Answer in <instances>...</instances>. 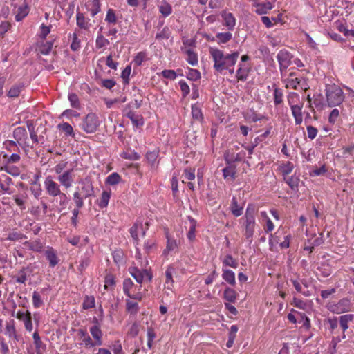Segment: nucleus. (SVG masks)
Listing matches in <instances>:
<instances>
[{
    "mask_svg": "<svg viewBox=\"0 0 354 354\" xmlns=\"http://www.w3.org/2000/svg\"><path fill=\"white\" fill-rule=\"evenodd\" d=\"M209 52L214 62V69L220 73L225 68L235 66L239 56V53L237 51L232 53H225L223 50L216 47H210Z\"/></svg>",
    "mask_w": 354,
    "mask_h": 354,
    "instance_id": "f257e3e1",
    "label": "nucleus"
},
{
    "mask_svg": "<svg viewBox=\"0 0 354 354\" xmlns=\"http://www.w3.org/2000/svg\"><path fill=\"white\" fill-rule=\"evenodd\" d=\"M257 212L258 208L257 206L250 203L247 206L244 216L241 218L243 221L244 236L249 242L252 241L255 227L257 225L256 215Z\"/></svg>",
    "mask_w": 354,
    "mask_h": 354,
    "instance_id": "f03ea898",
    "label": "nucleus"
},
{
    "mask_svg": "<svg viewBox=\"0 0 354 354\" xmlns=\"http://www.w3.org/2000/svg\"><path fill=\"white\" fill-rule=\"evenodd\" d=\"M281 77L286 88L294 90L301 88L304 91L309 88L306 78L304 77L300 71L290 72L288 74L286 73H284V77Z\"/></svg>",
    "mask_w": 354,
    "mask_h": 354,
    "instance_id": "7ed1b4c3",
    "label": "nucleus"
},
{
    "mask_svg": "<svg viewBox=\"0 0 354 354\" xmlns=\"http://www.w3.org/2000/svg\"><path fill=\"white\" fill-rule=\"evenodd\" d=\"M325 94L326 102L330 107L340 106L345 98L342 89L335 84H326Z\"/></svg>",
    "mask_w": 354,
    "mask_h": 354,
    "instance_id": "20e7f679",
    "label": "nucleus"
},
{
    "mask_svg": "<svg viewBox=\"0 0 354 354\" xmlns=\"http://www.w3.org/2000/svg\"><path fill=\"white\" fill-rule=\"evenodd\" d=\"M327 309L334 314H342L350 312L353 308V304L350 299L344 297L337 301L329 302Z\"/></svg>",
    "mask_w": 354,
    "mask_h": 354,
    "instance_id": "39448f33",
    "label": "nucleus"
},
{
    "mask_svg": "<svg viewBox=\"0 0 354 354\" xmlns=\"http://www.w3.org/2000/svg\"><path fill=\"white\" fill-rule=\"evenodd\" d=\"M141 288V285H135L129 278L125 279L123 281V292L130 299L141 301L143 298Z\"/></svg>",
    "mask_w": 354,
    "mask_h": 354,
    "instance_id": "423d86ee",
    "label": "nucleus"
},
{
    "mask_svg": "<svg viewBox=\"0 0 354 354\" xmlns=\"http://www.w3.org/2000/svg\"><path fill=\"white\" fill-rule=\"evenodd\" d=\"M148 229L149 223L145 222L143 223V222L140 219L136 220L132 227L129 229V233L136 246L139 245L140 238L145 236L146 232Z\"/></svg>",
    "mask_w": 354,
    "mask_h": 354,
    "instance_id": "0eeeda50",
    "label": "nucleus"
},
{
    "mask_svg": "<svg viewBox=\"0 0 354 354\" xmlns=\"http://www.w3.org/2000/svg\"><path fill=\"white\" fill-rule=\"evenodd\" d=\"M100 126V120L94 113H88L80 124L81 129L87 133H92L97 131Z\"/></svg>",
    "mask_w": 354,
    "mask_h": 354,
    "instance_id": "6e6552de",
    "label": "nucleus"
},
{
    "mask_svg": "<svg viewBox=\"0 0 354 354\" xmlns=\"http://www.w3.org/2000/svg\"><path fill=\"white\" fill-rule=\"evenodd\" d=\"M292 58V55L286 49L281 50L277 53V59L281 77H284V73H287V68L291 64Z\"/></svg>",
    "mask_w": 354,
    "mask_h": 354,
    "instance_id": "1a4fd4ad",
    "label": "nucleus"
},
{
    "mask_svg": "<svg viewBox=\"0 0 354 354\" xmlns=\"http://www.w3.org/2000/svg\"><path fill=\"white\" fill-rule=\"evenodd\" d=\"M129 271L130 274L140 285L144 281L150 282L153 277L151 272L147 269H138L136 267H130Z\"/></svg>",
    "mask_w": 354,
    "mask_h": 354,
    "instance_id": "9d476101",
    "label": "nucleus"
},
{
    "mask_svg": "<svg viewBox=\"0 0 354 354\" xmlns=\"http://www.w3.org/2000/svg\"><path fill=\"white\" fill-rule=\"evenodd\" d=\"M44 187L46 193L50 196L56 197L62 193L59 185L55 182L50 176L45 178Z\"/></svg>",
    "mask_w": 354,
    "mask_h": 354,
    "instance_id": "9b49d317",
    "label": "nucleus"
},
{
    "mask_svg": "<svg viewBox=\"0 0 354 354\" xmlns=\"http://www.w3.org/2000/svg\"><path fill=\"white\" fill-rule=\"evenodd\" d=\"M57 180L64 188H71L74 183L73 169H71L64 171L58 176Z\"/></svg>",
    "mask_w": 354,
    "mask_h": 354,
    "instance_id": "f8f14e48",
    "label": "nucleus"
},
{
    "mask_svg": "<svg viewBox=\"0 0 354 354\" xmlns=\"http://www.w3.org/2000/svg\"><path fill=\"white\" fill-rule=\"evenodd\" d=\"M16 317L23 322L28 332H31L33 330L32 314L29 310L26 312L18 311Z\"/></svg>",
    "mask_w": 354,
    "mask_h": 354,
    "instance_id": "ddd939ff",
    "label": "nucleus"
},
{
    "mask_svg": "<svg viewBox=\"0 0 354 354\" xmlns=\"http://www.w3.org/2000/svg\"><path fill=\"white\" fill-rule=\"evenodd\" d=\"M166 247L162 252V254L164 256H167L170 252H178L179 249V244L178 243L177 241L174 237L169 236L168 232H166Z\"/></svg>",
    "mask_w": 354,
    "mask_h": 354,
    "instance_id": "4468645a",
    "label": "nucleus"
},
{
    "mask_svg": "<svg viewBox=\"0 0 354 354\" xmlns=\"http://www.w3.org/2000/svg\"><path fill=\"white\" fill-rule=\"evenodd\" d=\"M76 24L80 30L85 31H89L91 27V19L84 13L79 11L76 12Z\"/></svg>",
    "mask_w": 354,
    "mask_h": 354,
    "instance_id": "2eb2a0df",
    "label": "nucleus"
},
{
    "mask_svg": "<svg viewBox=\"0 0 354 354\" xmlns=\"http://www.w3.org/2000/svg\"><path fill=\"white\" fill-rule=\"evenodd\" d=\"M77 335L82 341L79 344L84 346L86 348L94 347L95 344L91 337L88 335L86 329L79 328L77 330Z\"/></svg>",
    "mask_w": 354,
    "mask_h": 354,
    "instance_id": "dca6fc26",
    "label": "nucleus"
},
{
    "mask_svg": "<svg viewBox=\"0 0 354 354\" xmlns=\"http://www.w3.org/2000/svg\"><path fill=\"white\" fill-rule=\"evenodd\" d=\"M340 328L342 330V339H346V332L349 328V324L354 320L353 314H345L338 317Z\"/></svg>",
    "mask_w": 354,
    "mask_h": 354,
    "instance_id": "f3484780",
    "label": "nucleus"
},
{
    "mask_svg": "<svg viewBox=\"0 0 354 354\" xmlns=\"http://www.w3.org/2000/svg\"><path fill=\"white\" fill-rule=\"evenodd\" d=\"M30 8L26 1L17 7L15 8L14 13L15 14V19L17 21L23 20L29 13Z\"/></svg>",
    "mask_w": 354,
    "mask_h": 354,
    "instance_id": "a211bd4d",
    "label": "nucleus"
},
{
    "mask_svg": "<svg viewBox=\"0 0 354 354\" xmlns=\"http://www.w3.org/2000/svg\"><path fill=\"white\" fill-rule=\"evenodd\" d=\"M24 87V84L22 82H15L8 89L6 95L9 98H17L20 95Z\"/></svg>",
    "mask_w": 354,
    "mask_h": 354,
    "instance_id": "6ab92c4d",
    "label": "nucleus"
},
{
    "mask_svg": "<svg viewBox=\"0 0 354 354\" xmlns=\"http://www.w3.org/2000/svg\"><path fill=\"white\" fill-rule=\"evenodd\" d=\"M46 259L49 261V266L54 268L59 263V258L56 250L50 246H47L44 251Z\"/></svg>",
    "mask_w": 354,
    "mask_h": 354,
    "instance_id": "aec40b11",
    "label": "nucleus"
},
{
    "mask_svg": "<svg viewBox=\"0 0 354 354\" xmlns=\"http://www.w3.org/2000/svg\"><path fill=\"white\" fill-rule=\"evenodd\" d=\"M221 17L223 19V25L227 27V30L232 31L236 25V18L232 13L226 10L221 12Z\"/></svg>",
    "mask_w": 354,
    "mask_h": 354,
    "instance_id": "412c9836",
    "label": "nucleus"
},
{
    "mask_svg": "<svg viewBox=\"0 0 354 354\" xmlns=\"http://www.w3.org/2000/svg\"><path fill=\"white\" fill-rule=\"evenodd\" d=\"M281 235V233L279 230H278L274 236L271 234L270 238V243L273 245L274 244H279L281 248H288L290 245V235H285L284 236V240L282 242H279V236Z\"/></svg>",
    "mask_w": 354,
    "mask_h": 354,
    "instance_id": "4be33fe9",
    "label": "nucleus"
},
{
    "mask_svg": "<svg viewBox=\"0 0 354 354\" xmlns=\"http://www.w3.org/2000/svg\"><path fill=\"white\" fill-rule=\"evenodd\" d=\"M250 71V66L249 64L240 63L236 72L237 81H245L248 77Z\"/></svg>",
    "mask_w": 354,
    "mask_h": 354,
    "instance_id": "5701e85b",
    "label": "nucleus"
},
{
    "mask_svg": "<svg viewBox=\"0 0 354 354\" xmlns=\"http://www.w3.org/2000/svg\"><path fill=\"white\" fill-rule=\"evenodd\" d=\"M90 333L94 339V344L95 346H102L103 344L102 341V332L99 325L95 324L90 328Z\"/></svg>",
    "mask_w": 354,
    "mask_h": 354,
    "instance_id": "b1692460",
    "label": "nucleus"
},
{
    "mask_svg": "<svg viewBox=\"0 0 354 354\" xmlns=\"http://www.w3.org/2000/svg\"><path fill=\"white\" fill-rule=\"evenodd\" d=\"M23 245L29 250L35 252H41L44 249V243L39 239L26 241Z\"/></svg>",
    "mask_w": 354,
    "mask_h": 354,
    "instance_id": "393cba45",
    "label": "nucleus"
},
{
    "mask_svg": "<svg viewBox=\"0 0 354 354\" xmlns=\"http://www.w3.org/2000/svg\"><path fill=\"white\" fill-rule=\"evenodd\" d=\"M181 50L187 55L186 61L190 65L196 66L198 64V54L192 48H181Z\"/></svg>",
    "mask_w": 354,
    "mask_h": 354,
    "instance_id": "a878e982",
    "label": "nucleus"
},
{
    "mask_svg": "<svg viewBox=\"0 0 354 354\" xmlns=\"http://www.w3.org/2000/svg\"><path fill=\"white\" fill-rule=\"evenodd\" d=\"M303 106L304 102H301L299 106H293V107L290 108L296 125H300L303 122Z\"/></svg>",
    "mask_w": 354,
    "mask_h": 354,
    "instance_id": "bb28decb",
    "label": "nucleus"
},
{
    "mask_svg": "<svg viewBox=\"0 0 354 354\" xmlns=\"http://www.w3.org/2000/svg\"><path fill=\"white\" fill-rule=\"evenodd\" d=\"M253 6L256 8L255 12L259 15L267 14L274 7L270 1L255 2Z\"/></svg>",
    "mask_w": 354,
    "mask_h": 354,
    "instance_id": "cd10ccee",
    "label": "nucleus"
},
{
    "mask_svg": "<svg viewBox=\"0 0 354 354\" xmlns=\"http://www.w3.org/2000/svg\"><path fill=\"white\" fill-rule=\"evenodd\" d=\"M13 137L19 145L25 143L27 139V131L23 127H18L13 131Z\"/></svg>",
    "mask_w": 354,
    "mask_h": 354,
    "instance_id": "c85d7f7f",
    "label": "nucleus"
},
{
    "mask_svg": "<svg viewBox=\"0 0 354 354\" xmlns=\"http://www.w3.org/2000/svg\"><path fill=\"white\" fill-rule=\"evenodd\" d=\"M32 339L35 346V351L37 354H42L46 350V344L43 343L39 335L38 330H35L32 334Z\"/></svg>",
    "mask_w": 354,
    "mask_h": 354,
    "instance_id": "c756f323",
    "label": "nucleus"
},
{
    "mask_svg": "<svg viewBox=\"0 0 354 354\" xmlns=\"http://www.w3.org/2000/svg\"><path fill=\"white\" fill-rule=\"evenodd\" d=\"M223 279L231 286L236 284L235 273L229 269L222 268Z\"/></svg>",
    "mask_w": 354,
    "mask_h": 354,
    "instance_id": "7c9ffc66",
    "label": "nucleus"
},
{
    "mask_svg": "<svg viewBox=\"0 0 354 354\" xmlns=\"http://www.w3.org/2000/svg\"><path fill=\"white\" fill-rule=\"evenodd\" d=\"M223 176L225 180L233 181L236 177V168L234 165H230L222 169Z\"/></svg>",
    "mask_w": 354,
    "mask_h": 354,
    "instance_id": "2f4dec72",
    "label": "nucleus"
},
{
    "mask_svg": "<svg viewBox=\"0 0 354 354\" xmlns=\"http://www.w3.org/2000/svg\"><path fill=\"white\" fill-rule=\"evenodd\" d=\"M80 192L85 198H87L94 195V187L91 183L84 182L82 184L81 190Z\"/></svg>",
    "mask_w": 354,
    "mask_h": 354,
    "instance_id": "473e14b6",
    "label": "nucleus"
},
{
    "mask_svg": "<svg viewBox=\"0 0 354 354\" xmlns=\"http://www.w3.org/2000/svg\"><path fill=\"white\" fill-rule=\"evenodd\" d=\"M230 210L232 214L236 217L240 216L243 214V207L239 204L235 196H233L232 198Z\"/></svg>",
    "mask_w": 354,
    "mask_h": 354,
    "instance_id": "72a5a7b5",
    "label": "nucleus"
},
{
    "mask_svg": "<svg viewBox=\"0 0 354 354\" xmlns=\"http://www.w3.org/2000/svg\"><path fill=\"white\" fill-rule=\"evenodd\" d=\"M243 117L245 120L249 122H256L261 120L264 117L262 115L257 113L254 110H250L243 113Z\"/></svg>",
    "mask_w": 354,
    "mask_h": 354,
    "instance_id": "f704fd0d",
    "label": "nucleus"
},
{
    "mask_svg": "<svg viewBox=\"0 0 354 354\" xmlns=\"http://www.w3.org/2000/svg\"><path fill=\"white\" fill-rule=\"evenodd\" d=\"M118 17L116 11L113 8H109L106 11L104 21L109 26H113L118 22Z\"/></svg>",
    "mask_w": 354,
    "mask_h": 354,
    "instance_id": "c9c22d12",
    "label": "nucleus"
},
{
    "mask_svg": "<svg viewBox=\"0 0 354 354\" xmlns=\"http://www.w3.org/2000/svg\"><path fill=\"white\" fill-rule=\"evenodd\" d=\"M173 271L174 269L171 267H168L165 271V289L172 290L174 283Z\"/></svg>",
    "mask_w": 354,
    "mask_h": 354,
    "instance_id": "e433bc0d",
    "label": "nucleus"
},
{
    "mask_svg": "<svg viewBox=\"0 0 354 354\" xmlns=\"http://www.w3.org/2000/svg\"><path fill=\"white\" fill-rule=\"evenodd\" d=\"M27 239V236L23 233L14 229L10 231L8 234V236L5 239L6 241H18L23 239Z\"/></svg>",
    "mask_w": 354,
    "mask_h": 354,
    "instance_id": "4c0bfd02",
    "label": "nucleus"
},
{
    "mask_svg": "<svg viewBox=\"0 0 354 354\" xmlns=\"http://www.w3.org/2000/svg\"><path fill=\"white\" fill-rule=\"evenodd\" d=\"M290 281H291L292 286H294L297 292L301 293L303 295L306 297H308L310 295V293L308 290L303 291L302 290V284L304 286L307 287L306 283L304 280L299 281L296 279H290Z\"/></svg>",
    "mask_w": 354,
    "mask_h": 354,
    "instance_id": "58836bf2",
    "label": "nucleus"
},
{
    "mask_svg": "<svg viewBox=\"0 0 354 354\" xmlns=\"http://www.w3.org/2000/svg\"><path fill=\"white\" fill-rule=\"evenodd\" d=\"M126 311L132 315H136L139 311V305L136 301L130 299L125 300Z\"/></svg>",
    "mask_w": 354,
    "mask_h": 354,
    "instance_id": "ea45409f",
    "label": "nucleus"
},
{
    "mask_svg": "<svg viewBox=\"0 0 354 354\" xmlns=\"http://www.w3.org/2000/svg\"><path fill=\"white\" fill-rule=\"evenodd\" d=\"M237 292L231 288H226L223 292V298L230 303H234L237 299Z\"/></svg>",
    "mask_w": 354,
    "mask_h": 354,
    "instance_id": "a19ab883",
    "label": "nucleus"
},
{
    "mask_svg": "<svg viewBox=\"0 0 354 354\" xmlns=\"http://www.w3.org/2000/svg\"><path fill=\"white\" fill-rule=\"evenodd\" d=\"M158 10L164 17H167L172 12L171 6L166 1H162L158 5Z\"/></svg>",
    "mask_w": 354,
    "mask_h": 354,
    "instance_id": "79ce46f5",
    "label": "nucleus"
},
{
    "mask_svg": "<svg viewBox=\"0 0 354 354\" xmlns=\"http://www.w3.org/2000/svg\"><path fill=\"white\" fill-rule=\"evenodd\" d=\"M232 38V34L230 32H218L215 35V40L217 44H226Z\"/></svg>",
    "mask_w": 354,
    "mask_h": 354,
    "instance_id": "37998d69",
    "label": "nucleus"
},
{
    "mask_svg": "<svg viewBox=\"0 0 354 354\" xmlns=\"http://www.w3.org/2000/svg\"><path fill=\"white\" fill-rule=\"evenodd\" d=\"M188 219L189 221L190 225L187 234V236L189 241H193L196 237V221L191 216H189Z\"/></svg>",
    "mask_w": 354,
    "mask_h": 354,
    "instance_id": "c03bdc74",
    "label": "nucleus"
},
{
    "mask_svg": "<svg viewBox=\"0 0 354 354\" xmlns=\"http://www.w3.org/2000/svg\"><path fill=\"white\" fill-rule=\"evenodd\" d=\"M71 39V49L73 51H77L81 48V39L79 38V35L77 31L74 32L70 35Z\"/></svg>",
    "mask_w": 354,
    "mask_h": 354,
    "instance_id": "a18cd8bd",
    "label": "nucleus"
},
{
    "mask_svg": "<svg viewBox=\"0 0 354 354\" xmlns=\"http://www.w3.org/2000/svg\"><path fill=\"white\" fill-rule=\"evenodd\" d=\"M73 199L75 205V208L82 209L84 205V199H86L79 190H76L73 194Z\"/></svg>",
    "mask_w": 354,
    "mask_h": 354,
    "instance_id": "49530a36",
    "label": "nucleus"
},
{
    "mask_svg": "<svg viewBox=\"0 0 354 354\" xmlns=\"http://www.w3.org/2000/svg\"><path fill=\"white\" fill-rule=\"evenodd\" d=\"M111 198V191L104 190L102 192L98 206L100 208L103 209L108 206L109 200Z\"/></svg>",
    "mask_w": 354,
    "mask_h": 354,
    "instance_id": "de8ad7c7",
    "label": "nucleus"
},
{
    "mask_svg": "<svg viewBox=\"0 0 354 354\" xmlns=\"http://www.w3.org/2000/svg\"><path fill=\"white\" fill-rule=\"evenodd\" d=\"M287 100L290 108L293 107V106H299L301 103L300 97L299 94L295 92L289 93L287 96Z\"/></svg>",
    "mask_w": 354,
    "mask_h": 354,
    "instance_id": "09e8293b",
    "label": "nucleus"
},
{
    "mask_svg": "<svg viewBox=\"0 0 354 354\" xmlns=\"http://www.w3.org/2000/svg\"><path fill=\"white\" fill-rule=\"evenodd\" d=\"M127 116L131 120L133 124L135 127H138L143 124L142 117L140 115H136L133 111H128Z\"/></svg>",
    "mask_w": 354,
    "mask_h": 354,
    "instance_id": "8fccbe9b",
    "label": "nucleus"
},
{
    "mask_svg": "<svg viewBox=\"0 0 354 354\" xmlns=\"http://www.w3.org/2000/svg\"><path fill=\"white\" fill-rule=\"evenodd\" d=\"M293 169L294 165L290 161H286L282 163L279 167V170L283 176V178L288 176V175H289L293 171Z\"/></svg>",
    "mask_w": 354,
    "mask_h": 354,
    "instance_id": "3c124183",
    "label": "nucleus"
},
{
    "mask_svg": "<svg viewBox=\"0 0 354 354\" xmlns=\"http://www.w3.org/2000/svg\"><path fill=\"white\" fill-rule=\"evenodd\" d=\"M5 335L8 336L9 337H17L16 328L15 326L14 320H11L9 322L6 323V328H5Z\"/></svg>",
    "mask_w": 354,
    "mask_h": 354,
    "instance_id": "603ef678",
    "label": "nucleus"
},
{
    "mask_svg": "<svg viewBox=\"0 0 354 354\" xmlns=\"http://www.w3.org/2000/svg\"><path fill=\"white\" fill-rule=\"evenodd\" d=\"M222 263L223 266H229L233 268H236L238 267L236 260L234 259L231 254L226 255L222 260Z\"/></svg>",
    "mask_w": 354,
    "mask_h": 354,
    "instance_id": "864d4df0",
    "label": "nucleus"
},
{
    "mask_svg": "<svg viewBox=\"0 0 354 354\" xmlns=\"http://www.w3.org/2000/svg\"><path fill=\"white\" fill-rule=\"evenodd\" d=\"M12 184V180L8 176H3L0 178V187L4 192H8L9 186Z\"/></svg>",
    "mask_w": 354,
    "mask_h": 354,
    "instance_id": "5fc2aeb1",
    "label": "nucleus"
},
{
    "mask_svg": "<svg viewBox=\"0 0 354 354\" xmlns=\"http://www.w3.org/2000/svg\"><path fill=\"white\" fill-rule=\"evenodd\" d=\"M274 103L275 105H279L283 102V93L281 88L275 87L274 89Z\"/></svg>",
    "mask_w": 354,
    "mask_h": 354,
    "instance_id": "6e6d98bb",
    "label": "nucleus"
},
{
    "mask_svg": "<svg viewBox=\"0 0 354 354\" xmlns=\"http://www.w3.org/2000/svg\"><path fill=\"white\" fill-rule=\"evenodd\" d=\"M121 176L116 172L110 174L106 179V183L109 185H115L121 181Z\"/></svg>",
    "mask_w": 354,
    "mask_h": 354,
    "instance_id": "4d7b16f0",
    "label": "nucleus"
},
{
    "mask_svg": "<svg viewBox=\"0 0 354 354\" xmlns=\"http://www.w3.org/2000/svg\"><path fill=\"white\" fill-rule=\"evenodd\" d=\"M91 17H94L101 11L100 0H92L91 8L89 9Z\"/></svg>",
    "mask_w": 354,
    "mask_h": 354,
    "instance_id": "13d9d810",
    "label": "nucleus"
},
{
    "mask_svg": "<svg viewBox=\"0 0 354 354\" xmlns=\"http://www.w3.org/2000/svg\"><path fill=\"white\" fill-rule=\"evenodd\" d=\"M109 44V41L102 34H99L95 40V47L98 49L106 47Z\"/></svg>",
    "mask_w": 354,
    "mask_h": 354,
    "instance_id": "bf43d9fd",
    "label": "nucleus"
},
{
    "mask_svg": "<svg viewBox=\"0 0 354 354\" xmlns=\"http://www.w3.org/2000/svg\"><path fill=\"white\" fill-rule=\"evenodd\" d=\"M3 161L6 162V164H13L19 162L21 158L18 153H12L10 156L7 154L3 155Z\"/></svg>",
    "mask_w": 354,
    "mask_h": 354,
    "instance_id": "052dcab7",
    "label": "nucleus"
},
{
    "mask_svg": "<svg viewBox=\"0 0 354 354\" xmlns=\"http://www.w3.org/2000/svg\"><path fill=\"white\" fill-rule=\"evenodd\" d=\"M71 106L76 109H80V102L79 97L75 93H69L68 96Z\"/></svg>",
    "mask_w": 354,
    "mask_h": 354,
    "instance_id": "680f3d73",
    "label": "nucleus"
},
{
    "mask_svg": "<svg viewBox=\"0 0 354 354\" xmlns=\"http://www.w3.org/2000/svg\"><path fill=\"white\" fill-rule=\"evenodd\" d=\"M53 48V42L52 41H45L42 43L39 47V50L40 53L43 55H48L51 51Z\"/></svg>",
    "mask_w": 354,
    "mask_h": 354,
    "instance_id": "e2e57ef3",
    "label": "nucleus"
},
{
    "mask_svg": "<svg viewBox=\"0 0 354 354\" xmlns=\"http://www.w3.org/2000/svg\"><path fill=\"white\" fill-rule=\"evenodd\" d=\"M156 248H157V245L154 241L147 240L145 241L144 250H145V253H147V254L153 252L155 250H156Z\"/></svg>",
    "mask_w": 354,
    "mask_h": 354,
    "instance_id": "0e129e2a",
    "label": "nucleus"
},
{
    "mask_svg": "<svg viewBox=\"0 0 354 354\" xmlns=\"http://www.w3.org/2000/svg\"><path fill=\"white\" fill-rule=\"evenodd\" d=\"M95 300L93 296H86L83 304L82 308L84 309H90L95 307Z\"/></svg>",
    "mask_w": 354,
    "mask_h": 354,
    "instance_id": "69168bd1",
    "label": "nucleus"
},
{
    "mask_svg": "<svg viewBox=\"0 0 354 354\" xmlns=\"http://www.w3.org/2000/svg\"><path fill=\"white\" fill-rule=\"evenodd\" d=\"M51 26H46L42 24L40 26L38 36L42 39H45L47 35L50 32Z\"/></svg>",
    "mask_w": 354,
    "mask_h": 354,
    "instance_id": "338daca9",
    "label": "nucleus"
},
{
    "mask_svg": "<svg viewBox=\"0 0 354 354\" xmlns=\"http://www.w3.org/2000/svg\"><path fill=\"white\" fill-rule=\"evenodd\" d=\"M192 115L194 120L198 121L202 120L203 118L201 109L196 104L192 106Z\"/></svg>",
    "mask_w": 354,
    "mask_h": 354,
    "instance_id": "774afa93",
    "label": "nucleus"
}]
</instances>
